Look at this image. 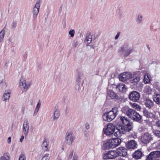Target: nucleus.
I'll return each mask as SVG.
<instances>
[{
    "label": "nucleus",
    "instance_id": "19",
    "mask_svg": "<svg viewBox=\"0 0 160 160\" xmlns=\"http://www.w3.org/2000/svg\"><path fill=\"white\" fill-rule=\"evenodd\" d=\"M116 89L118 92H123L126 91L127 87L124 84L121 83L117 86Z\"/></svg>",
    "mask_w": 160,
    "mask_h": 160
},
{
    "label": "nucleus",
    "instance_id": "48",
    "mask_svg": "<svg viewBox=\"0 0 160 160\" xmlns=\"http://www.w3.org/2000/svg\"><path fill=\"white\" fill-rule=\"evenodd\" d=\"M24 138V136L23 135H22L21 137V138L20 139V141L21 142H22Z\"/></svg>",
    "mask_w": 160,
    "mask_h": 160
},
{
    "label": "nucleus",
    "instance_id": "31",
    "mask_svg": "<svg viewBox=\"0 0 160 160\" xmlns=\"http://www.w3.org/2000/svg\"><path fill=\"white\" fill-rule=\"evenodd\" d=\"M131 107L137 110H140V106L138 104L136 103H130Z\"/></svg>",
    "mask_w": 160,
    "mask_h": 160
},
{
    "label": "nucleus",
    "instance_id": "43",
    "mask_svg": "<svg viewBox=\"0 0 160 160\" xmlns=\"http://www.w3.org/2000/svg\"><path fill=\"white\" fill-rule=\"evenodd\" d=\"M26 157L25 155L23 154L21 155L18 160H25Z\"/></svg>",
    "mask_w": 160,
    "mask_h": 160
},
{
    "label": "nucleus",
    "instance_id": "42",
    "mask_svg": "<svg viewBox=\"0 0 160 160\" xmlns=\"http://www.w3.org/2000/svg\"><path fill=\"white\" fill-rule=\"evenodd\" d=\"M154 158L153 156L151 154V152L146 158V160H152Z\"/></svg>",
    "mask_w": 160,
    "mask_h": 160
},
{
    "label": "nucleus",
    "instance_id": "29",
    "mask_svg": "<svg viewBox=\"0 0 160 160\" xmlns=\"http://www.w3.org/2000/svg\"><path fill=\"white\" fill-rule=\"evenodd\" d=\"M92 41V36L89 34L87 35L85 39V42H87L88 44H90Z\"/></svg>",
    "mask_w": 160,
    "mask_h": 160
},
{
    "label": "nucleus",
    "instance_id": "51",
    "mask_svg": "<svg viewBox=\"0 0 160 160\" xmlns=\"http://www.w3.org/2000/svg\"><path fill=\"white\" fill-rule=\"evenodd\" d=\"M157 124L158 126L160 127V120L157 122Z\"/></svg>",
    "mask_w": 160,
    "mask_h": 160
},
{
    "label": "nucleus",
    "instance_id": "23",
    "mask_svg": "<svg viewBox=\"0 0 160 160\" xmlns=\"http://www.w3.org/2000/svg\"><path fill=\"white\" fill-rule=\"evenodd\" d=\"M142 116L140 115L136 111L135 114L133 115L132 119L135 121L139 122L142 119Z\"/></svg>",
    "mask_w": 160,
    "mask_h": 160
},
{
    "label": "nucleus",
    "instance_id": "45",
    "mask_svg": "<svg viewBox=\"0 0 160 160\" xmlns=\"http://www.w3.org/2000/svg\"><path fill=\"white\" fill-rule=\"evenodd\" d=\"M120 34V32H118L117 35H116V36H115V40H117L118 38L119 37Z\"/></svg>",
    "mask_w": 160,
    "mask_h": 160
},
{
    "label": "nucleus",
    "instance_id": "14",
    "mask_svg": "<svg viewBox=\"0 0 160 160\" xmlns=\"http://www.w3.org/2000/svg\"><path fill=\"white\" fill-rule=\"evenodd\" d=\"M29 128V123L27 120H26L24 122L22 127L23 132L25 136L28 134Z\"/></svg>",
    "mask_w": 160,
    "mask_h": 160
},
{
    "label": "nucleus",
    "instance_id": "10",
    "mask_svg": "<svg viewBox=\"0 0 160 160\" xmlns=\"http://www.w3.org/2000/svg\"><path fill=\"white\" fill-rule=\"evenodd\" d=\"M152 139L151 135L148 132L146 133L143 134L141 137L142 142L144 143H147L149 142Z\"/></svg>",
    "mask_w": 160,
    "mask_h": 160
},
{
    "label": "nucleus",
    "instance_id": "38",
    "mask_svg": "<svg viewBox=\"0 0 160 160\" xmlns=\"http://www.w3.org/2000/svg\"><path fill=\"white\" fill-rule=\"evenodd\" d=\"M75 31L73 29H71L69 32L68 33L71 37H73L75 34Z\"/></svg>",
    "mask_w": 160,
    "mask_h": 160
},
{
    "label": "nucleus",
    "instance_id": "18",
    "mask_svg": "<svg viewBox=\"0 0 160 160\" xmlns=\"http://www.w3.org/2000/svg\"><path fill=\"white\" fill-rule=\"evenodd\" d=\"M144 103L146 107L149 109L152 108L153 106V102L149 99H146L144 101Z\"/></svg>",
    "mask_w": 160,
    "mask_h": 160
},
{
    "label": "nucleus",
    "instance_id": "44",
    "mask_svg": "<svg viewBox=\"0 0 160 160\" xmlns=\"http://www.w3.org/2000/svg\"><path fill=\"white\" fill-rule=\"evenodd\" d=\"M78 44V42L77 41H74L72 43V46L74 47H76Z\"/></svg>",
    "mask_w": 160,
    "mask_h": 160
},
{
    "label": "nucleus",
    "instance_id": "12",
    "mask_svg": "<svg viewBox=\"0 0 160 160\" xmlns=\"http://www.w3.org/2000/svg\"><path fill=\"white\" fill-rule=\"evenodd\" d=\"M118 156L125 157L127 155V150L124 147H120L117 148Z\"/></svg>",
    "mask_w": 160,
    "mask_h": 160
},
{
    "label": "nucleus",
    "instance_id": "20",
    "mask_svg": "<svg viewBox=\"0 0 160 160\" xmlns=\"http://www.w3.org/2000/svg\"><path fill=\"white\" fill-rule=\"evenodd\" d=\"M143 113L144 116L148 118H155V115L153 113L149 112L147 110H144L143 111Z\"/></svg>",
    "mask_w": 160,
    "mask_h": 160
},
{
    "label": "nucleus",
    "instance_id": "6",
    "mask_svg": "<svg viewBox=\"0 0 160 160\" xmlns=\"http://www.w3.org/2000/svg\"><path fill=\"white\" fill-rule=\"evenodd\" d=\"M115 127L112 123L108 124L106 128L104 129V132L107 135L109 136L113 134L115 130Z\"/></svg>",
    "mask_w": 160,
    "mask_h": 160
},
{
    "label": "nucleus",
    "instance_id": "47",
    "mask_svg": "<svg viewBox=\"0 0 160 160\" xmlns=\"http://www.w3.org/2000/svg\"><path fill=\"white\" fill-rule=\"evenodd\" d=\"M85 127L87 129H88L90 128L89 125L88 123L86 124Z\"/></svg>",
    "mask_w": 160,
    "mask_h": 160
},
{
    "label": "nucleus",
    "instance_id": "46",
    "mask_svg": "<svg viewBox=\"0 0 160 160\" xmlns=\"http://www.w3.org/2000/svg\"><path fill=\"white\" fill-rule=\"evenodd\" d=\"M7 142L8 144H10L11 142V138L10 137H9L7 140Z\"/></svg>",
    "mask_w": 160,
    "mask_h": 160
},
{
    "label": "nucleus",
    "instance_id": "21",
    "mask_svg": "<svg viewBox=\"0 0 160 160\" xmlns=\"http://www.w3.org/2000/svg\"><path fill=\"white\" fill-rule=\"evenodd\" d=\"M130 79V83L133 85L137 84L140 80L139 77L137 76H133V77L132 76Z\"/></svg>",
    "mask_w": 160,
    "mask_h": 160
},
{
    "label": "nucleus",
    "instance_id": "4",
    "mask_svg": "<svg viewBox=\"0 0 160 160\" xmlns=\"http://www.w3.org/2000/svg\"><path fill=\"white\" fill-rule=\"evenodd\" d=\"M118 156L117 149L116 150H111L103 154V158L105 160L115 159Z\"/></svg>",
    "mask_w": 160,
    "mask_h": 160
},
{
    "label": "nucleus",
    "instance_id": "22",
    "mask_svg": "<svg viewBox=\"0 0 160 160\" xmlns=\"http://www.w3.org/2000/svg\"><path fill=\"white\" fill-rule=\"evenodd\" d=\"M52 116L54 120L58 119L60 116L59 111L58 108H56L55 107L54 109Z\"/></svg>",
    "mask_w": 160,
    "mask_h": 160
},
{
    "label": "nucleus",
    "instance_id": "27",
    "mask_svg": "<svg viewBox=\"0 0 160 160\" xmlns=\"http://www.w3.org/2000/svg\"><path fill=\"white\" fill-rule=\"evenodd\" d=\"M41 102L39 100L38 102L36 107L34 110L33 115L36 116L39 110V108L41 105Z\"/></svg>",
    "mask_w": 160,
    "mask_h": 160
},
{
    "label": "nucleus",
    "instance_id": "35",
    "mask_svg": "<svg viewBox=\"0 0 160 160\" xmlns=\"http://www.w3.org/2000/svg\"><path fill=\"white\" fill-rule=\"evenodd\" d=\"M81 74H79L77 76L76 79V82L77 84L79 86L80 84V82L81 81Z\"/></svg>",
    "mask_w": 160,
    "mask_h": 160
},
{
    "label": "nucleus",
    "instance_id": "34",
    "mask_svg": "<svg viewBox=\"0 0 160 160\" xmlns=\"http://www.w3.org/2000/svg\"><path fill=\"white\" fill-rule=\"evenodd\" d=\"M48 145L47 142L45 141H44L42 144V146L44 151H47L48 150Z\"/></svg>",
    "mask_w": 160,
    "mask_h": 160
},
{
    "label": "nucleus",
    "instance_id": "17",
    "mask_svg": "<svg viewBox=\"0 0 160 160\" xmlns=\"http://www.w3.org/2000/svg\"><path fill=\"white\" fill-rule=\"evenodd\" d=\"M126 147L129 149H135L137 147V145L134 140H132L126 144Z\"/></svg>",
    "mask_w": 160,
    "mask_h": 160
},
{
    "label": "nucleus",
    "instance_id": "3",
    "mask_svg": "<svg viewBox=\"0 0 160 160\" xmlns=\"http://www.w3.org/2000/svg\"><path fill=\"white\" fill-rule=\"evenodd\" d=\"M118 108H114L109 112H105L102 115L103 120L108 122L112 121L118 114Z\"/></svg>",
    "mask_w": 160,
    "mask_h": 160
},
{
    "label": "nucleus",
    "instance_id": "11",
    "mask_svg": "<svg viewBox=\"0 0 160 160\" xmlns=\"http://www.w3.org/2000/svg\"><path fill=\"white\" fill-rule=\"evenodd\" d=\"M132 74L129 72H124L120 74L119 78L122 81H125L131 78Z\"/></svg>",
    "mask_w": 160,
    "mask_h": 160
},
{
    "label": "nucleus",
    "instance_id": "54",
    "mask_svg": "<svg viewBox=\"0 0 160 160\" xmlns=\"http://www.w3.org/2000/svg\"><path fill=\"white\" fill-rule=\"evenodd\" d=\"M33 100H32L31 102V105H33Z\"/></svg>",
    "mask_w": 160,
    "mask_h": 160
},
{
    "label": "nucleus",
    "instance_id": "7",
    "mask_svg": "<svg viewBox=\"0 0 160 160\" xmlns=\"http://www.w3.org/2000/svg\"><path fill=\"white\" fill-rule=\"evenodd\" d=\"M129 97L131 100L134 102H137L140 98V95L138 92L133 91L130 93Z\"/></svg>",
    "mask_w": 160,
    "mask_h": 160
},
{
    "label": "nucleus",
    "instance_id": "1",
    "mask_svg": "<svg viewBox=\"0 0 160 160\" xmlns=\"http://www.w3.org/2000/svg\"><path fill=\"white\" fill-rule=\"evenodd\" d=\"M121 122L124 125V126L117 125L116 128L117 131L114 133L116 137H120L121 134H125L131 130L132 128V123L125 117L121 116L120 118Z\"/></svg>",
    "mask_w": 160,
    "mask_h": 160
},
{
    "label": "nucleus",
    "instance_id": "16",
    "mask_svg": "<svg viewBox=\"0 0 160 160\" xmlns=\"http://www.w3.org/2000/svg\"><path fill=\"white\" fill-rule=\"evenodd\" d=\"M40 8V3L39 2H36L35 5L33 9L32 12L33 13V17L35 18H36L39 12Z\"/></svg>",
    "mask_w": 160,
    "mask_h": 160
},
{
    "label": "nucleus",
    "instance_id": "5",
    "mask_svg": "<svg viewBox=\"0 0 160 160\" xmlns=\"http://www.w3.org/2000/svg\"><path fill=\"white\" fill-rule=\"evenodd\" d=\"M122 112L131 119L135 114L136 111L129 108L128 107L125 106L122 109Z\"/></svg>",
    "mask_w": 160,
    "mask_h": 160
},
{
    "label": "nucleus",
    "instance_id": "24",
    "mask_svg": "<svg viewBox=\"0 0 160 160\" xmlns=\"http://www.w3.org/2000/svg\"><path fill=\"white\" fill-rule=\"evenodd\" d=\"M142 152L140 150H138L136 151L133 155V157L136 159H140L142 156Z\"/></svg>",
    "mask_w": 160,
    "mask_h": 160
},
{
    "label": "nucleus",
    "instance_id": "50",
    "mask_svg": "<svg viewBox=\"0 0 160 160\" xmlns=\"http://www.w3.org/2000/svg\"><path fill=\"white\" fill-rule=\"evenodd\" d=\"M73 155V152H72L70 153L69 158H71Z\"/></svg>",
    "mask_w": 160,
    "mask_h": 160
},
{
    "label": "nucleus",
    "instance_id": "13",
    "mask_svg": "<svg viewBox=\"0 0 160 160\" xmlns=\"http://www.w3.org/2000/svg\"><path fill=\"white\" fill-rule=\"evenodd\" d=\"M107 97L112 99H116L117 100H119L121 98L120 97H118L117 94L112 90L108 91Z\"/></svg>",
    "mask_w": 160,
    "mask_h": 160
},
{
    "label": "nucleus",
    "instance_id": "56",
    "mask_svg": "<svg viewBox=\"0 0 160 160\" xmlns=\"http://www.w3.org/2000/svg\"><path fill=\"white\" fill-rule=\"evenodd\" d=\"M135 137H134V138H136L137 137L136 136H134Z\"/></svg>",
    "mask_w": 160,
    "mask_h": 160
},
{
    "label": "nucleus",
    "instance_id": "53",
    "mask_svg": "<svg viewBox=\"0 0 160 160\" xmlns=\"http://www.w3.org/2000/svg\"><path fill=\"white\" fill-rule=\"evenodd\" d=\"M12 27H13L14 28H15L16 26H15V24H14V23H13V25H12Z\"/></svg>",
    "mask_w": 160,
    "mask_h": 160
},
{
    "label": "nucleus",
    "instance_id": "30",
    "mask_svg": "<svg viewBox=\"0 0 160 160\" xmlns=\"http://www.w3.org/2000/svg\"><path fill=\"white\" fill-rule=\"evenodd\" d=\"M145 91L148 94H151L152 92L151 88L148 86H147L145 87Z\"/></svg>",
    "mask_w": 160,
    "mask_h": 160
},
{
    "label": "nucleus",
    "instance_id": "26",
    "mask_svg": "<svg viewBox=\"0 0 160 160\" xmlns=\"http://www.w3.org/2000/svg\"><path fill=\"white\" fill-rule=\"evenodd\" d=\"M154 101L157 104H160V94H157L153 97Z\"/></svg>",
    "mask_w": 160,
    "mask_h": 160
},
{
    "label": "nucleus",
    "instance_id": "55",
    "mask_svg": "<svg viewBox=\"0 0 160 160\" xmlns=\"http://www.w3.org/2000/svg\"><path fill=\"white\" fill-rule=\"evenodd\" d=\"M159 146L160 147V141L159 142Z\"/></svg>",
    "mask_w": 160,
    "mask_h": 160
},
{
    "label": "nucleus",
    "instance_id": "41",
    "mask_svg": "<svg viewBox=\"0 0 160 160\" xmlns=\"http://www.w3.org/2000/svg\"><path fill=\"white\" fill-rule=\"evenodd\" d=\"M154 135L158 138H160V131L156 130L154 132Z\"/></svg>",
    "mask_w": 160,
    "mask_h": 160
},
{
    "label": "nucleus",
    "instance_id": "40",
    "mask_svg": "<svg viewBox=\"0 0 160 160\" xmlns=\"http://www.w3.org/2000/svg\"><path fill=\"white\" fill-rule=\"evenodd\" d=\"M142 15L139 14L138 15L137 22L138 23H141L142 20Z\"/></svg>",
    "mask_w": 160,
    "mask_h": 160
},
{
    "label": "nucleus",
    "instance_id": "49",
    "mask_svg": "<svg viewBox=\"0 0 160 160\" xmlns=\"http://www.w3.org/2000/svg\"><path fill=\"white\" fill-rule=\"evenodd\" d=\"M72 160H78V157L76 156H74Z\"/></svg>",
    "mask_w": 160,
    "mask_h": 160
},
{
    "label": "nucleus",
    "instance_id": "32",
    "mask_svg": "<svg viewBox=\"0 0 160 160\" xmlns=\"http://www.w3.org/2000/svg\"><path fill=\"white\" fill-rule=\"evenodd\" d=\"M150 81V78L148 75H145L144 76L143 81L145 83H148Z\"/></svg>",
    "mask_w": 160,
    "mask_h": 160
},
{
    "label": "nucleus",
    "instance_id": "25",
    "mask_svg": "<svg viewBox=\"0 0 160 160\" xmlns=\"http://www.w3.org/2000/svg\"><path fill=\"white\" fill-rule=\"evenodd\" d=\"M10 92H6V91H5V92L3 93L2 96V101H4L8 100L10 97Z\"/></svg>",
    "mask_w": 160,
    "mask_h": 160
},
{
    "label": "nucleus",
    "instance_id": "57",
    "mask_svg": "<svg viewBox=\"0 0 160 160\" xmlns=\"http://www.w3.org/2000/svg\"><path fill=\"white\" fill-rule=\"evenodd\" d=\"M58 160H62L61 159H59Z\"/></svg>",
    "mask_w": 160,
    "mask_h": 160
},
{
    "label": "nucleus",
    "instance_id": "15",
    "mask_svg": "<svg viewBox=\"0 0 160 160\" xmlns=\"http://www.w3.org/2000/svg\"><path fill=\"white\" fill-rule=\"evenodd\" d=\"M31 84V82H26V80L23 79H21L20 80V85L22 86L24 89L26 91L29 88Z\"/></svg>",
    "mask_w": 160,
    "mask_h": 160
},
{
    "label": "nucleus",
    "instance_id": "2",
    "mask_svg": "<svg viewBox=\"0 0 160 160\" xmlns=\"http://www.w3.org/2000/svg\"><path fill=\"white\" fill-rule=\"evenodd\" d=\"M121 142V139L118 138L107 140L103 143V147L105 149L114 148L120 145Z\"/></svg>",
    "mask_w": 160,
    "mask_h": 160
},
{
    "label": "nucleus",
    "instance_id": "33",
    "mask_svg": "<svg viewBox=\"0 0 160 160\" xmlns=\"http://www.w3.org/2000/svg\"><path fill=\"white\" fill-rule=\"evenodd\" d=\"M5 32L3 29L0 32V42L2 41L5 35Z\"/></svg>",
    "mask_w": 160,
    "mask_h": 160
},
{
    "label": "nucleus",
    "instance_id": "28",
    "mask_svg": "<svg viewBox=\"0 0 160 160\" xmlns=\"http://www.w3.org/2000/svg\"><path fill=\"white\" fill-rule=\"evenodd\" d=\"M151 154L153 156L154 158H156L160 157V151H155L151 152Z\"/></svg>",
    "mask_w": 160,
    "mask_h": 160
},
{
    "label": "nucleus",
    "instance_id": "37",
    "mask_svg": "<svg viewBox=\"0 0 160 160\" xmlns=\"http://www.w3.org/2000/svg\"><path fill=\"white\" fill-rule=\"evenodd\" d=\"M0 86L2 88H5L7 87L5 82L3 81H1L0 82Z\"/></svg>",
    "mask_w": 160,
    "mask_h": 160
},
{
    "label": "nucleus",
    "instance_id": "9",
    "mask_svg": "<svg viewBox=\"0 0 160 160\" xmlns=\"http://www.w3.org/2000/svg\"><path fill=\"white\" fill-rule=\"evenodd\" d=\"M121 49L122 53L125 57L128 56L131 53L132 50V48L128 44L124 45L121 48Z\"/></svg>",
    "mask_w": 160,
    "mask_h": 160
},
{
    "label": "nucleus",
    "instance_id": "8",
    "mask_svg": "<svg viewBox=\"0 0 160 160\" xmlns=\"http://www.w3.org/2000/svg\"><path fill=\"white\" fill-rule=\"evenodd\" d=\"M72 133L71 132H67L66 134L65 142L69 145H71L74 140Z\"/></svg>",
    "mask_w": 160,
    "mask_h": 160
},
{
    "label": "nucleus",
    "instance_id": "52",
    "mask_svg": "<svg viewBox=\"0 0 160 160\" xmlns=\"http://www.w3.org/2000/svg\"><path fill=\"white\" fill-rule=\"evenodd\" d=\"M24 111H25V108H24V107H23L22 108V111L23 113H24Z\"/></svg>",
    "mask_w": 160,
    "mask_h": 160
},
{
    "label": "nucleus",
    "instance_id": "39",
    "mask_svg": "<svg viewBox=\"0 0 160 160\" xmlns=\"http://www.w3.org/2000/svg\"><path fill=\"white\" fill-rule=\"evenodd\" d=\"M49 155L48 154H46L42 158V160H49Z\"/></svg>",
    "mask_w": 160,
    "mask_h": 160
},
{
    "label": "nucleus",
    "instance_id": "36",
    "mask_svg": "<svg viewBox=\"0 0 160 160\" xmlns=\"http://www.w3.org/2000/svg\"><path fill=\"white\" fill-rule=\"evenodd\" d=\"M2 157H4V158L6 159L7 160H10V156L9 154L7 152L4 154L3 155Z\"/></svg>",
    "mask_w": 160,
    "mask_h": 160
}]
</instances>
